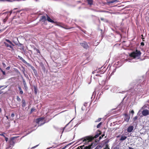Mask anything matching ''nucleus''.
Masks as SVG:
<instances>
[{
    "mask_svg": "<svg viewBox=\"0 0 149 149\" xmlns=\"http://www.w3.org/2000/svg\"><path fill=\"white\" fill-rule=\"evenodd\" d=\"M97 134H96L94 136H89L85 137L82 139V140L83 142H84V144H86L89 142L91 141L95 138H97L102 133L99 130L97 131Z\"/></svg>",
    "mask_w": 149,
    "mask_h": 149,
    "instance_id": "1",
    "label": "nucleus"
},
{
    "mask_svg": "<svg viewBox=\"0 0 149 149\" xmlns=\"http://www.w3.org/2000/svg\"><path fill=\"white\" fill-rule=\"evenodd\" d=\"M141 54V53L140 51L136 49L135 51L132 52L130 54V56L134 58H135L136 57H140Z\"/></svg>",
    "mask_w": 149,
    "mask_h": 149,
    "instance_id": "2",
    "label": "nucleus"
},
{
    "mask_svg": "<svg viewBox=\"0 0 149 149\" xmlns=\"http://www.w3.org/2000/svg\"><path fill=\"white\" fill-rule=\"evenodd\" d=\"M6 42H4V44L5 46L7 47L10 48L11 49L13 50V46L15 45L9 40L6 39Z\"/></svg>",
    "mask_w": 149,
    "mask_h": 149,
    "instance_id": "3",
    "label": "nucleus"
},
{
    "mask_svg": "<svg viewBox=\"0 0 149 149\" xmlns=\"http://www.w3.org/2000/svg\"><path fill=\"white\" fill-rule=\"evenodd\" d=\"M93 143H92L91 144L88 145V146H85L84 145L78 147L77 148L75 149H91L93 148Z\"/></svg>",
    "mask_w": 149,
    "mask_h": 149,
    "instance_id": "4",
    "label": "nucleus"
},
{
    "mask_svg": "<svg viewBox=\"0 0 149 149\" xmlns=\"http://www.w3.org/2000/svg\"><path fill=\"white\" fill-rule=\"evenodd\" d=\"M57 25L65 29H71V27H68L67 26L63 24L61 22H57Z\"/></svg>",
    "mask_w": 149,
    "mask_h": 149,
    "instance_id": "5",
    "label": "nucleus"
},
{
    "mask_svg": "<svg viewBox=\"0 0 149 149\" xmlns=\"http://www.w3.org/2000/svg\"><path fill=\"white\" fill-rule=\"evenodd\" d=\"M16 138L15 137H12L10 139V145L8 147H7L6 149H8L10 147H11V145L13 146L14 145V144L15 143V142L14 141V140L15 139V138Z\"/></svg>",
    "mask_w": 149,
    "mask_h": 149,
    "instance_id": "6",
    "label": "nucleus"
},
{
    "mask_svg": "<svg viewBox=\"0 0 149 149\" xmlns=\"http://www.w3.org/2000/svg\"><path fill=\"white\" fill-rule=\"evenodd\" d=\"M80 45L84 48L86 49L88 48V45L87 43L85 41H84L83 42L80 43Z\"/></svg>",
    "mask_w": 149,
    "mask_h": 149,
    "instance_id": "7",
    "label": "nucleus"
},
{
    "mask_svg": "<svg viewBox=\"0 0 149 149\" xmlns=\"http://www.w3.org/2000/svg\"><path fill=\"white\" fill-rule=\"evenodd\" d=\"M71 129V128L70 127V126H69V123L66 126L64 127L63 128V131L64 130H65V131L68 132L70 131Z\"/></svg>",
    "mask_w": 149,
    "mask_h": 149,
    "instance_id": "8",
    "label": "nucleus"
},
{
    "mask_svg": "<svg viewBox=\"0 0 149 149\" xmlns=\"http://www.w3.org/2000/svg\"><path fill=\"white\" fill-rule=\"evenodd\" d=\"M124 121H126L127 122H128L130 119V117L127 114H124Z\"/></svg>",
    "mask_w": 149,
    "mask_h": 149,
    "instance_id": "9",
    "label": "nucleus"
},
{
    "mask_svg": "<svg viewBox=\"0 0 149 149\" xmlns=\"http://www.w3.org/2000/svg\"><path fill=\"white\" fill-rule=\"evenodd\" d=\"M142 114L143 116H146L149 114V111L147 109L144 110L142 111Z\"/></svg>",
    "mask_w": 149,
    "mask_h": 149,
    "instance_id": "10",
    "label": "nucleus"
},
{
    "mask_svg": "<svg viewBox=\"0 0 149 149\" xmlns=\"http://www.w3.org/2000/svg\"><path fill=\"white\" fill-rule=\"evenodd\" d=\"M134 129V127L133 126H130L127 128V131L128 132H132Z\"/></svg>",
    "mask_w": 149,
    "mask_h": 149,
    "instance_id": "11",
    "label": "nucleus"
},
{
    "mask_svg": "<svg viewBox=\"0 0 149 149\" xmlns=\"http://www.w3.org/2000/svg\"><path fill=\"white\" fill-rule=\"evenodd\" d=\"M47 20V19L45 16L43 15L41 17V18L40 19V21H41L42 22H45Z\"/></svg>",
    "mask_w": 149,
    "mask_h": 149,
    "instance_id": "12",
    "label": "nucleus"
},
{
    "mask_svg": "<svg viewBox=\"0 0 149 149\" xmlns=\"http://www.w3.org/2000/svg\"><path fill=\"white\" fill-rule=\"evenodd\" d=\"M46 16L47 17V20L49 22H51L53 23H55L56 22H54V20L52 19L50 17L46 14Z\"/></svg>",
    "mask_w": 149,
    "mask_h": 149,
    "instance_id": "13",
    "label": "nucleus"
},
{
    "mask_svg": "<svg viewBox=\"0 0 149 149\" xmlns=\"http://www.w3.org/2000/svg\"><path fill=\"white\" fill-rule=\"evenodd\" d=\"M88 4L90 6L93 4V0H86Z\"/></svg>",
    "mask_w": 149,
    "mask_h": 149,
    "instance_id": "14",
    "label": "nucleus"
},
{
    "mask_svg": "<svg viewBox=\"0 0 149 149\" xmlns=\"http://www.w3.org/2000/svg\"><path fill=\"white\" fill-rule=\"evenodd\" d=\"M44 118H39L36 119V122L38 124L40 121L42 120Z\"/></svg>",
    "mask_w": 149,
    "mask_h": 149,
    "instance_id": "15",
    "label": "nucleus"
},
{
    "mask_svg": "<svg viewBox=\"0 0 149 149\" xmlns=\"http://www.w3.org/2000/svg\"><path fill=\"white\" fill-rule=\"evenodd\" d=\"M127 138V136L123 135L121 136V138L119 140L120 141H123L126 139Z\"/></svg>",
    "mask_w": 149,
    "mask_h": 149,
    "instance_id": "16",
    "label": "nucleus"
},
{
    "mask_svg": "<svg viewBox=\"0 0 149 149\" xmlns=\"http://www.w3.org/2000/svg\"><path fill=\"white\" fill-rule=\"evenodd\" d=\"M23 83L24 87V89L25 91H27L28 90V87L26 83L25 80L23 81Z\"/></svg>",
    "mask_w": 149,
    "mask_h": 149,
    "instance_id": "17",
    "label": "nucleus"
},
{
    "mask_svg": "<svg viewBox=\"0 0 149 149\" xmlns=\"http://www.w3.org/2000/svg\"><path fill=\"white\" fill-rule=\"evenodd\" d=\"M18 57L19 58V59L22 61V62L24 63H27L26 61L22 57L20 56H18Z\"/></svg>",
    "mask_w": 149,
    "mask_h": 149,
    "instance_id": "18",
    "label": "nucleus"
},
{
    "mask_svg": "<svg viewBox=\"0 0 149 149\" xmlns=\"http://www.w3.org/2000/svg\"><path fill=\"white\" fill-rule=\"evenodd\" d=\"M22 106L23 107H24L26 106V102L24 99H22Z\"/></svg>",
    "mask_w": 149,
    "mask_h": 149,
    "instance_id": "19",
    "label": "nucleus"
},
{
    "mask_svg": "<svg viewBox=\"0 0 149 149\" xmlns=\"http://www.w3.org/2000/svg\"><path fill=\"white\" fill-rule=\"evenodd\" d=\"M34 93L36 94L37 93L38 91V88L36 86H34Z\"/></svg>",
    "mask_w": 149,
    "mask_h": 149,
    "instance_id": "20",
    "label": "nucleus"
},
{
    "mask_svg": "<svg viewBox=\"0 0 149 149\" xmlns=\"http://www.w3.org/2000/svg\"><path fill=\"white\" fill-rule=\"evenodd\" d=\"M19 91V93L20 94L22 95L23 94V91L20 86L18 87Z\"/></svg>",
    "mask_w": 149,
    "mask_h": 149,
    "instance_id": "21",
    "label": "nucleus"
},
{
    "mask_svg": "<svg viewBox=\"0 0 149 149\" xmlns=\"http://www.w3.org/2000/svg\"><path fill=\"white\" fill-rule=\"evenodd\" d=\"M117 2V0H110V1H109L108 2V3L110 4V3H114L115 2Z\"/></svg>",
    "mask_w": 149,
    "mask_h": 149,
    "instance_id": "22",
    "label": "nucleus"
},
{
    "mask_svg": "<svg viewBox=\"0 0 149 149\" xmlns=\"http://www.w3.org/2000/svg\"><path fill=\"white\" fill-rule=\"evenodd\" d=\"M33 49L34 50H36L37 53H38L39 54L40 53V51L38 49H37L36 47H34L33 48Z\"/></svg>",
    "mask_w": 149,
    "mask_h": 149,
    "instance_id": "23",
    "label": "nucleus"
},
{
    "mask_svg": "<svg viewBox=\"0 0 149 149\" xmlns=\"http://www.w3.org/2000/svg\"><path fill=\"white\" fill-rule=\"evenodd\" d=\"M8 17L7 16H6V18H5V19L3 20V22H4V23H5V22H6L7 19H8Z\"/></svg>",
    "mask_w": 149,
    "mask_h": 149,
    "instance_id": "24",
    "label": "nucleus"
},
{
    "mask_svg": "<svg viewBox=\"0 0 149 149\" xmlns=\"http://www.w3.org/2000/svg\"><path fill=\"white\" fill-rule=\"evenodd\" d=\"M102 122H100V123L99 124H98L97 126V128H99L100 127L101 125L102 124Z\"/></svg>",
    "mask_w": 149,
    "mask_h": 149,
    "instance_id": "25",
    "label": "nucleus"
},
{
    "mask_svg": "<svg viewBox=\"0 0 149 149\" xmlns=\"http://www.w3.org/2000/svg\"><path fill=\"white\" fill-rule=\"evenodd\" d=\"M16 99L17 101L19 102H20L21 100V99L18 96H17Z\"/></svg>",
    "mask_w": 149,
    "mask_h": 149,
    "instance_id": "26",
    "label": "nucleus"
},
{
    "mask_svg": "<svg viewBox=\"0 0 149 149\" xmlns=\"http://www.w3.org/2000/svg\"><path fill=\"white\" fill-rule=\"evenodd\" d=\"M33 72L36 76H38V74L36 70H35Z\"/></svg>",
    "mask_w": 149,
    "mask_h": 149,
    "instance_id": "27",
    "label": "nucleus"
},
{
    "mask_svg": "<svg viewBox=\"0 0 149 149\" xmlns=\"http://www.w3.org/2000/svg\"><path fill=\"white\" fill-rule=\"evenodd\" d=\"M104 136V134H102L101 136H100L99 137V140H100Z\"/></svg>",
    "mask_w": 149,
    "mask_h": 149,
    "instance_id": "28",
    "label": "nucleus"
},
{
    "mask_svg": "<svg viewBox=\"0 0 149 149\" xmlns=\"http://www.w3.org/2000/svg\"><path fill=\"white\" fill-rule=\"evenodd\" d=\"M104 149H109V148L107 145H106L105 148Z\"/></svg>",
    "mask_w": 149,
    "mask_h": 149,
    "instance_id": "29",
    "label": "nucleus"
},
{
    "mask_svg": "<svg viewBox=\"0 0 149 149\" xmlns=\"http://www.w3.org/2000/svg\"><path fill=\"white\" fill-rule=\"evenodd\" d=\"M138 118V117L137 116H135L133 118V120L134 121H135Z\"/></svg>",
    "mask_w": 149,
    "mask_h": 149,
    "instance_id": "30",
    "label": "nucleus"
},
{
    "mask_svg": "<svg viewBox=\"0 0 149 149\" xmlns=\"http://www.w3.org/2000/svg\"><path fill=\"white\" fill-rule=\"evenodd\" d=\"M102 119L101 118H99L97 120L95 121V122H100Z\"/></svg>",
    "mask_w": 149,
    "mask_h": 149,
    "instance_id": "31",
    "label": "nucleus"
},
{
    "mask_svg": "<svg viewBox=\"0 0 149 149\" xmlns=\"http://www.w3.org/2000/svg\"><path fill=\"white\" fill-rule=\"evenodd\" d=\"M1 71L2 72V73H3V75H6V73H5V72L4 71H3L1 69Z\"/></svg>",
    "mask_w": 149,
    "mask_h": 149,
    "instance_id": "32",
    "label": "nucleus"
},
{
    "mask_svg": "<svg viewBox=\"0 0 149 149\" xmlns=\"http://www.w3.org/2000/svg\"><path fill=\"white\" fill-rule=\"evenodd\" d=\"M35 110V109L34 108H31V112L32 113Z\"/></svg>",
    "mask_w": 149,
    "mask_h": 149,
    "instance_id": "33",
    "label": "nucleus"
},
{
    "mask_svg": "<svg viewBox=\"0 0 149 149\" xmlns=\"http://www.w3.org/2000/svg\"><path fill=\"white\" fill-rule=\"evenodd\" d=\"M4 137L5 138V141H7L8 140V138L7 137H6L5 136V137Z\"/></svg>",
    "mask_w": 149,
    "mask_h": 149,
    "instance_id": "34",
    "label": "nucleus"
},
{
    "mask_svg": "<svg viewBox=\"0 0 149 149\" xmlns=\"http://www.w3.org/2000/svg\"><path fill=\"white\" fill-rule=\"evenodd\" d=\"M31 68L33 70V71H34L35 70H36L32 66L31 67Z\"/></svg>",
    "mask_w": 149,
    "mask_h": 149,
    "instance_id": "35",
    "label": "nucleus"
},
{
    "mask_svg": "<svg viewBox=\"0 0 149 149\" xmlns=\"http://www.w3.org/2000/svg\"><path fill=\"white\" fill-rule=\"evenodd\" d=\"M11 116L12 117H14L15 116V114L14 113H12L11 115Z\"/></svg>",
    "mask_w": 149,
    "mask_h": 149,
    "instance_id": "36",
    "label": "nucleus"
},
{
    "mask_svg": "<svg viewBox=\"0 0 149 149\" xmlns=\"http://www.w3.org/2000/svg\"><path fill=\"white\" fill-rule=\"evenodd\" d=\"M130 113H132V115H133L134 114V111L133 110H132V111H131Z\"/></svg>",
    "mask_w": 149,
    "mask_h": 149,
    "instance_id": "37",
    "label": "nucleus"
},
{
    "mask_svg": "<svg viewBox=\"0 0 149 149\" xmlns=\"http://www.w3.org/2000/svg\"><path fill=\"white\" fill-rule=\"evenodd\" d=\"M22 72H23V73L24 74V75H25L26 74H25V70L24 69L22 70Z\"/></svg>",
    "mask_w": 149,
    "mask_h": 149,
    "instance_id": "38",
    "label": "nucleus"
},
{
    "mask_svg": "<svg viewBox=\"0 0 149 149\" xmlns=\"http://www.w3.org/2000/svg\"><path fill=\"white\" fill-rule=\"evenodd\" d=\"M5 134V133H3L1 134H0V136H3V137H5V135H4V134Z\"/></svg>",
    "mask_w": 149,
    "mask_h": 149,
    "instance_id": "39",
    "label": "nucleus"
},
{
    "mask_svg": "<svg viewBox=\"0 0 149 149\" xmlns=\"http://www.w3.org/2000/svg\"><path fill=\"white\" fill-rule=\"evenodd\" d=\"M113 149H119V148L118 147H115Z\"/></svg>",
    "mask_w": 149,
    "mask_h": 149,
    "instance_id": "40",
    "label": "nucleus"
},
{
    "mask_svg": "<svg viewBox=\"0 0 149 149\" xmlns=\"http://www.w3.org/2000/svg\"><path fill=\"white\" fill-rule=\"evenodd\" d=\"M141 45H142V46H143L144 45V43L143 42H142L141 43Z\"/></svg>",
    "mask_w": 149,
    "mask_h": 149,
    "instance_id": "41",
    "label": "nucleus"
},
{
    "mask_svg": "<svg viewBox=\"0 0 149 149\" xmlns=\"http://www.w3.org/2000/svg\"><path fill=\"white\" fill-rule=\"evenodd\" d=\"M8 0H0V1L4 2L6 1H7Z\"/></svg>",
    "mask_w": 149,
    "mask_h": 149,
    "instance_id": "42",
    "label": "nucleus"
},
{
    "mask_svg": "<svg viewBox=\"0 0 149 149\" xmlns=\"http://www.w3.org/2000/svg\"><path fill=\"white\" fill-rule=\"evenodd\" d=\"M141 36L142 37L141 38L143 39V41H144V40H143V39H144V38H143V35H141Z\"/></svg>",
    "mask_w": 149,
    "mask_h": 149,
    "instance_id": "43",
    "label": "nucleus"
},
{
    "mask_svg": "<svg viewBox=\"0 0 149 149\" xmlns=\"http://www.w3.org/2000/svg\"><path fill=\"white\" fill-rule=\"evenodd\" d=\"M10 67H8L6 68V69L7 70H9L10 69Z\"/></svg>",
    "mask_w": 149,
    "mask_h": 149,
    "instance_id": "44",
    "label": "nucleus"
},
{
    "mask_svg": "<svg viewBox=\"0 0 149 149\" xmlns=\"http://www.w3.org/2000/svg\"><path fill=\"white\" fill-rule=\"evenodd\" d=\"M37 146H38V145H36V146H35L33 147H32L31 148V149H33V148H35Z\"/></svg>",
    "mask_w": 149,
    "mask_h": 149,
    "instance_id": "45",
    "label": "nucleus"
},
{
    "mask_svg": "<svg viewBox=\"0 0 149 149\" xmlns=\"http://www.w3.org/2000/svg\"><path fill=\"white\" fill-rule=\"evenodd\" d=\"M66 146H65L64 147L62 148V149H65L66 148Z\"/></svg>",
    "mask_w": 149,
    "mask_h": 149,
    "instance_id": "46",
    "label": "nucleus"
},
{
    "mask_svg": "<svg viewBox=\"0 0 149 149\" xmlns=\"http://www.w3.org/2000/svg\"><path fill=\"white\" fill-rule=\"evenodd\" d=\"M100 19L102 21H104V19L103 18H101Z\"/></svg>",
    "mask_w": 149,
    "mask_h": 149,
    "instance_id": "47",
    "label": "nucleus"
},
{
    "mask_svg": "<svg viewBox=\"0 0 149 149\" xmlns=\"http://www.w3.org/2000/svg\"><path fill=\"white\" fill-rule=\"evenodd\" d=\"M128 149H134V148L131 147H129Z\"/></svg>",
    "mask_w": 149,
    "mask_h": 149,
    "instance_id": "48",
    "label": "nucleus"
},
{
    "mask_svg": "<svg viewBox=\"0 0 149 149\" xmlns=\"http://www.w3.org/2000/svg\"><path fill=\"white\" fill-rule=\"evenodd\" d=\"M4 29H0V32H2L4 30Z\"/></svg>",
    "mask_w": 149,
    "mask_h": 149,
    "instance_id": "49",
    "label": "nucleus"
},
{
    "mask_svg": "<svg viewBox=\"0 0 149 149\" xmlns=\"http://www.w3.org/2000/svg\"><path fill=\"white\" fill-rule=\"evenodd\" d=\"M3 92L0 91V95L3 93Z\"/></svg>",
    "mask_w": 149,
    "mask_h": 149,
    "instance_id": "50",
    "label": "nucleus"
},
{
    "mask_svg": "<svg viewBox=\"0 0 149 149\" xmlns=\"http://www.w3.org/2000/svg\"><path fill=\"white\" fill-rule=\"evenodd\" d=\"M2 64H3V66H5L6 65L4 63H3Z\"/></svg>",
    "mask_w": 149,
    "mask_h": 149,
    "instance_id": "51",
    "label": "nucleus"
},
{
    "mask_svg": "<svg viewBox=\"0 0 149 149\" xmlns=\"http://www.w3.org/2000/svg\"><path fill=\"white\" fill-rule=\"evenodd\" d=\"M1 108H0V112L1 113Z\"/></svg>",
    "mask_w": 149,
    "mask_h": 149,
    "instance_id": "52",
    "label": "nucleus"
},
{
    "mask_svg": "<svg viewBox=\"0 0 149 149\" xmlns=\"http://www.w3.org/2000/svg\"><path fill=\"white\" fill-rule=\"evenodd\" d=\"M6 117L7 118V119H8V116H6Z\"/></svg>",
    "mask_w": 149,
    "mask_h": 149,
    "instance_id": "53",
    "label": "nucleus"
},
{
    "mask_svg": "<svg viewBox=\"0 0 149 149\" xmlns=\"http://www.w3.org/2000/svg\"><path fill=\"white\" fill-rule=\"evenodd\" d=\"M2 87H3V86H0V89L1 88H2Z\"/></svg>",
    "mask_w": 149,
    "mask_h": 149,
    "instance_id": "54",
    "label": "nucleus"
},
{
    "mask_svg": "<svg viewBox=\"0 0 149 149\" xmlns=\"http://www.w3.org/2000/svg\"><path fill=\"white\" fill-rule=\"evenodd\" d=\"M12 11H10V14H11L12 13Z\"/></svg>",
    "mask_w": 149,
    "mask_h": 149,
    "instance_id": "55",
    "label": "nucleus"
},
{
    "mask_svg": "<svg viewBox=\"0 0 149 149\" xmlns=\"http://www.w3.org/2000/svg\"><path fill=\"white\" fill-rule=\"evenodd\" d=\"M99 22H100V21L99 19Z\"/></svg>",
    "mask_w": 149,
    "mask_h": 149,
    "instance_id": "56",
    "label": "nucleus"
}]
</instances>
